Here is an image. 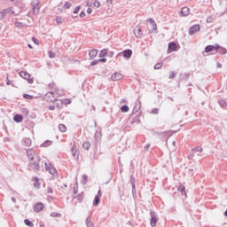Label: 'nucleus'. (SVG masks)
Instances as JSON below:
<instances>
[{
    "instance_id": "obj_1",
    "label": "nucleus",
    "mask_w": 227,
    "mask_h": 227,
    "mask_svg": "<svg viewBox=\"0 0 227 227\" xmlns=\"http://www.w3.org/2000/svg\"><path fill=\"white\" fill-rule=\"evenodd\" d=\"M40 157L35 156V160H31L28 164L29 171H35L38 173L40 171Z\"/></svg>"
},
{
    "instance_id": "obj_2",
    "label": "nucleus",
    "mask_w": 227,
    "mask_h": 227,
    "mask_svg": "<svg viewBox=\"0 0 227 227\" xmlns=\"http://www.w3.org/2000/svg\"><path fill=\"white\" fill-rule=\"evenodd\" d=\"M202 152H203V148H201L200 146H197V147L192 149V153L190 155H188L189 160H192L196 155H198V156L201 155Z\"/></svg>"
},
{
    "instance_id": "obj_3",
    "label": "nucleus",
    "mask_w": 227,
    "mask_h": 227,
    "mask_svg": "<svg viewBox=\"0 0 227 227\" xmlns=\"http://www.w3.org/2000/svg\"><path fill=\"white\" fill-rule=\"evenodd\" d=\"M6 15H15V11H13V7H9L7 9H4L3 12H0V20H3Z\"/></svg>"
},
{
    "instance_id": "obj_4",
    "label": "nucleus",
    "mask_w": 227,
    "mask_h": 227,
    "mask_svg": "<svg viewBox=\"0 0 227 227\" xmlns=\"http://www.w3.org/2000/svg\"><path fill=\"white\" fill-rule=\"evenodd\" d=\"M44 98L47 102H56L58 96L54 92L50 91L45 94Z\"/></svg>"
},
{
    "instance_id": "obj_5",
    "label": "nucleus",
    "mask_w": 227,
    "mask_h": 227,
    "mask_svg": "<svg viewBox=\"0 0 227 227\" xmlns=\"http://www.w3.org/2000/svg\"><path fill=\"white\" fill-rule=\"evenodd\" d=\"M20 77H22V79H25L26 81H27L28 84H33L34 80L33 78H31V74H29V73L26 71H20Z\"/></svg>"
},
{
    "instance_id": "obj_6",
    "label": "nucleus",
    "mask_w": 227,
    "mask_h": 227,
    "mask_svg": "<svg viewBox=\"0 0 227 227\" xmlns=\"http://www.w3.org/2000/svg\"><path fill=\"white\" fill-rule=\"evenodd\" d=\"M123 56L126 59H130L132 58V50H124L122 52L117 54L116 58Z\"/></svg>"
},
{
    "instance_id": "obj_7",
    "label": "nucleus",
    "mask_w": 227,
    "mask_h": 227,
    "mask_svg": "<svg viewBox=\"0 0 227 227\" xmlns=\"http://www.w3.org/2000/svg\"><path fill=\"white\" fill-rule=\"evenodd\" d=\"M27 159L28 160H35V158L36 157H40L38 154H36L35 153V151L33 149H27Z\"/></svg>"
},
{
    "instance_id": "obj_8",
    "label": "nucleus",
    "mask_w": 227,
    "mask_h": 227,
    "mask_svg": "<svg viewBox=\"0 0 227 227\" xmlns=\"http://www.w3.org/2000/svg\"><path fill=\"white\" fill-rule=\"evenodd\" d=\"M32 10L34 15H38L40 13V2H33L32 3Z\"/></svg>"
},
{
    "instance_id": "obj_9",
    "label": "nucleus",
    "mask_w": 227,
    "mask_h": 227,
    "mask_svg": "<svg viewBox=\"0 0 227 227\" xmlns=\"http://www.w3.org/2000/svg\"><path fill=\"white\" fill-rule=\"evenodd\" d=\"M150 215H151V222H150L151 223V226L152 227L157 226V222L159 221V219L155 215V212L151 211Z\"/></svg>"
},
{
    "instance_id": "obj_10",
    "label": "nucleus",
    "mask_w": 227,
    "mask_h": 227,
    "mask_svg": "<svg viewBox=\"0 0 227 227\" xmlns=\"http://www.w3.org/2000/svg\"><path fill=\"white\" fill-rule=\"evenodd\" d=\"M200 29V25H193L189 29V35H196V33H198Z\"/></svg>"
},
{
    "instance_id": "obj_11",
    "label": "nucleus",
    "mask_w": 227,
    "mask_h": 227,
    "mask_svg": "<svg viewBox=\"0 0 227 227\" xmlns=\"http://www.w3.org/2000/svg\"><path fill=\"white\" fill-rule=\"evenodd\" d=\"M215 52H218V54L224 55L227 53V50L223 46H219V44H215Z\"/></svg>"
},
{
    "instance_id": "obj_12",
    "label": "nucleus",
    "mask_w": 227,
    "mask_h": 227,
    "mask_svg": "<svg viewBox=\"0 0 227 227\" xmlns=\"http://www.w3.org/2000/svg\"><path fill=\"white\" fill-rule=\"evenodd\" d=\"M134 35L136 38H141V36H143V30L141 27H136V28H134Z\"/></svg>"
},
{
    "instance_id": "obj_13",
    "label": "nucleus",
    "mask_w": 227,
    "mask_h": 227,
    "mask_svg": "<svg viewBox=\"0 0 227 227\" xmlns=\"http://www.w3.org/2000/svg\"><path fill=\"white\" fill-rule=\"evenodd\" d=\"M123 79V74L120 73H114L112 74V81H121Z\"/></svg>"
},
{
    "instance_id": "obj_14",
    "label": "nucleus",
    "mask_w": 227,
    "mask_h": 227,
    "mask_svg": "<svg viewBox=\"0 0 227 227\" xmlns=\"http://www.w3.org/2000/svg\"><path fill=\"white\" fill-rule=\"evenodd\" d=\"M45 168H46V171H49V173L51 175H56V168H54V167H52V165H47V163H45Z\"/></svg>"
},
{
    "instance_id": "obj_15",
    "label": "nucleus",
    "mask_w": 227,
    "mask_h": 227,
    "mask_svg": "<svg viewBox=\"0 0 227 227\" xmlns=\"http://www.w3.org/2000/svg\"><path fill=\"white\" fill-rule=\"evenodd\" d=\"M178 192H181L182 196H185L187 198V193L185 192V186L184 184H179L177 187Z\"/></svg>"
},
{
    "instance_id": "obj_16",
    "label": "nucleus",
    "mask_w": 227,
    "mask_h": 227,
    "mask_svg": "<svg viewBox=\"0 0 227 227\" xmlns=\"http://www.w3.org/2000/svg\"><path fill=\"white\" fill-rule=\"evenodd\" d=\"M43 210V203L38 202L35 207H34V211L35 212H42Z\"/></svg>"
},
{
    "instance_id": "obj_17",
    "label": "nucleus",
    "mask_w": 227,
    "mask_h": 227,
    "mask_svg": "<svg viewBox=\"0 0 227 227\" xmlns=\"http://www.w3.org/2000/svg\"><path fill=\"white\" fill-rule=\"evenodd\" d=\"M72 155L74 159H79V150H77L75 145H73L72 147Z\"/></svg>"
},
{
    "instance_id": "obj_18",
    "label": "nucleus",
    "mask_w": 227,
    "mask_h": 227,
    "mask_svg": "<svg viewBox=\"0 0 227 227\" xmlns=\"http://www.w3.org/2000/svg\"><path fill=\"white\" fill-rule=\"evenodd\" d=\"M139 109H141V101H138L135 104L132 111V114H136V113H137Z\"/></svg>"
},
{
    "instance_id": "obj_19",
    "label": "nucleus",
    "mask_w": 227,
    "mask_h": 227,
    "mask_svg": "<svg viewBox=\"0 0 227 227\" xmlns=\"http://www.w3.org/2000/svg\"><path fill=\"white\" fill-rule=\"evenodd\" d=\"M130 184L132 185V194L136 193V178H134L132 176H130Z\"/></svg>"
},
{
    "instance_id": "obj_20",
    "label": "nucleus",
    "mask_w": 227,
    "mask_h": 227,
    "mask_svg": "<svg viewBox=\"0 0 227 227\" xmlns=\"http://www.w3.org/2000/svg\"><path fill=\"white\" fill-rule=\"evenodd\" d=\"M189 13H191V11L188 7L182 8L181 14L183 15V17H187V15H189Z\"/></svg>"
},
{
    "instance_id": "obj_21",
    "label": "nucleus",
    "mask_w": 227,
    "mask_h": 227,
    "mask_svg": "<svg viewBox=\"0 0 227 227\" xmlns=\"http://www.w3.org/2000/svg\"><path fill=\"white\" fill-rule=\"evenodd\" d=\"M98 54V50L94 49L91 51H90L89 56L91 59H93L97 58Z\"/></svg>"
},
{
    "instance_id": "obj_22",
    "label": "nucleus",
    "mask_w": 227,
    "mask_h": 227,
    "mask_svg": "<svg viewBox=\"0 0 227 227\" xmlns=\"http://www.w3.org/2000/svg\"><path fill=\"white\" fill-rule=\"evenodd\" d=\"M150 24L153 27V29L150 30V33H153V31L157 29V23H155V20H153V19H150Z\"/></svg>"
},
{
    "instance_id": "obj_23",
    "label": "nucleus",
    "mask_w": 227,
    "mask_h": 227,
    "mask_svg": "<svg viewBox=\"0 0 227 227\" xmlns=\"http://www.w3.org/2000/svg\"><path fill=\"white\" fill-rule=\"evenodd\" d=\"M85 224L87 227H95L93 222L91 221V216H88V218L85 221Z\"/></svg>"
},
{
    "instance_id": "obj_24",
    "label": "nucleus",
    "mask_w": 227,
    "mask_h": 227,
    "mask_svg": "<svg viewBox=\"0 0 227 227\" xmlns=\"http://www.w3.org/2000/svg\"><path fill=\"white\" fill-rule=\"evenodd\" d=\"M22 120H24V117H22V115H20V114H16L13 117V121H16V123H20V121H22Z\"/></svg>"
},
{
    "instance_id": "obj_25",
    "label": "nucleus",
    "mask_w": 227,
    "mask_h": 227,
    "mask_svg": "<svg viewBox=\"0 0 227 227\" xmlns=\"http://www.w3.org/2000/svg\"><path fill=\"white\" fill-rule=\"evenodd\" d=\"M212 51H215V46H214V45L206 46L205 52H212Z\"/></svg>"
},
{
    "instance_id": "obj_26",
    "label": "nucleus",
    "mask_w": 227,
    "mask_h": 227,
    "mask_svg": "<svg viewBox=\"0 0 227 227\" xmlns=\"http://www.w3.org/2000/svg\"><path fill=\"white\" fill-rule=\"evenodd\" d=\"M33 180H34V187H35V189H40V182H39V179L38 177H33Z\"/></svg>"
},
{
    "instance_id": "obj_27",
    "label": "nucleus",
    "mask_w": 227,
    "mask_h": 227,
    "mask_svg": "<svg viewBox=\"0 0 227 227\" xmlns=\"http://www.w3.org/2000/svg\"><path fill=\"white\" fill-rule=\"evenodd\" d=\"M168 50L172 51V52H175V51H176V43H170L168 44Z\"/></svg>"
},
{
    "instance_id": "obj_28",
    "label": "nucleus",
    "mask_w": 227,
    "mask_h": 227,
    "mask_svg": "<svg viewBox=\"0 0 227 227\" xmlns=\"http://www.w3.org/2000/svg\"><path fill=\"white\" fill-rule=\"evenodd\" d=\"M82 148L84 150H89L90 148H91V144L90 142L86 141L83 143Z\"/></svg>"
},
{
    "instance_id": "obj_29",
    "label": "nucleus",
    "mask_w": 227,
    "mask_h": 227,
    "mask_svg": "<svg viewBox=\"0 0 227 227\" xmlns=\"http://www.w3.org/2000/svg\"><path fill=\"white\" fill-rule=\"evenodd\" d=\"M107 56V49H104L99 52V58H106Z\"/></svg>"
},
{
    "instance_id": "obj_30",
    "label": "nucleus",
    "mask_w": 227,
    "mask_h": 227,
    "mask_svg": "<svg viewBox=\"0 0 227 227\" xmlns=\"http://www.w3.org/2000/svg\"><path fill=\"white\" fill-rule=\"evenodd\" d=\"M98 203H100V197L99 196H95L94 201H93V206L98 207Z\"/></svg>"
},
{
    "instance_id": "obj_31",
    "label": "nucleus",
    "mask_w": 227,
    "mask_h": 227,
    "mask_svg": "<svg viewBox=\"0 0 227 227\" xmlns=\"http://www.w3.org/2000/svg\"><path fill=\"white\" fill-rule=\"evenodd\" d=\"M163 66H164L163 62L157 63L154 66V70H160V68H162Z\"/></svg>"
},
{
    "instance_id": "obj_32",
    "label": "nucleus",
    "mask_w": 227,
    "mask_h": 227,
    "mask_svg": "<svg viewBox=\"0 0 227 227\" xmlns=\"http://www.w3.org/2000/svg\"><path fill=\"white\" fill-rule=\"evenodd\" d=\"M23 143L25 146H31V138H25Z\"/></svg>"
},
{
    "instance_id": "obj_33",
    "label": "nucleus",
    "mask_w": 227,
    "mask_h": 227,
    "mask_svg": "<svg viewBox=\"0 0 227 227\" xmlns=\"http://www.w3.org/2000/svg\"><path fill=\"white\" fill-rule=\"evenodd\" d=\"M218 104L221 107H226V106H227L226 100H224V99L218 100Z\"/></svg>"
},
{
    "instance_id": "obj_34",
    "label": "nucleus",
    "mask_w": 227,
    "mask_h": 227,
    "mask_svg": "<svg viewBox=\"0 0 227 227\" xmlns=\"http://www.w3.org/2000/svg\"><path fill=\"white\" fill-rule=\"evenodd\" d=\"M59 130L60 132H67V126H65V124H59Z\"/></svg>"
},
{
    "instance_id": "obj_35",
    "label": "nucleus",
    "mask_w": 227,
    "mask_h": 227,
    "mask_svg": "<svg viewBox=\"0 0 227 227\" xmlns=\"http://www.w3.org/2000/svg\"><path fill=\"white\" fill-rule=\"evenodd\" d=\"M129 106H127V105H124L121 107V113H129Z\"/></svg>"
},
{
    "instance_id": "obj_36",
    "label": "nucleus",
    "mask_w": 227,
    "mask_h": 227,
    "mask_svg": "<svg viewBox=\"0 0 227 227\" xmlns=\"http://www.w3.org/2000/svg\"><path fill=\"white\" fill-rule=\"evenodd\" d=\"M24 223L27 226H29V227H35V223H33L31 221H29L28 219H25L24 220Z\"/></svg>"
},
{
    "instance_id": "obj_37",
    "label": "nucleus",
    "mask_w": 227,
    "mask_h": 227,
    "mask_svg": "<svg viewBox=\"0 0 227 227\" xmlns=\"http://www.w3.org/2000/svg\"><path fill=\"white\" fill-rule=\"evenodd\" d=\"M51 145H52V141H51V140H46V141L43 144V148H47V147L51 146Z\"/></svg>"
},
{
    "instance_id": "obj_38",
    "label": "nucleus",
    "mask_w": 227,
    "mask_h": 227,
    "mask_svg": "<svg viewBox=\"0 0 227 227\" xmlns=\"http://www.w3.org/2000/svg\"><path fill=\"white\" fill-rule=\"evenodd\" d=\"M155 136H161V137H168V132H154Z\"/></svg>"
},
{
    "instance_id": "obj_39",
    "label": "nucleus",
    "mask_w": 227,
    "mask_h": 227,
    "mask_svg": "<svg viewBox=\"0 0 227 227\" xmlns=\"http://www.w3.org/2000/svg\"><path fill=\"white\" fill-rule=\"evenodd\" d=\"M140 120H139V116H135L132 121H131V125H133V123H139Z\"/></svg>"
},
{
    "instance_id": "obj_40",
    "label": "nucleus",
    "mask_w": 227,
    "mask_h": 227,
    "mask_svg": "<svg viewBox=\"0 0 227 227\" xmlns=\"http://www.w3.org/2000/svg\"><path fill=\"white\" fill-rule=\"evenodd\" d=\"M82 184H83V185H86L88 184V176H86V175L82 176Z\"/></svg>"
},
{
    "instance_id": "obj_41",
    "label": "nucleus",
    "mask_w": 227,
    "mask_h": 227,
    "mask_svg": "<svg viewBox=\"0 0 227 227\" xmlns=\"http://www.w3.org/2000/svg\"><path fill=\"white\" fill-rule=\"evenodd\" d=\"M71 6H72V4H70V2H66L64 4L65 10H70Z\"/></svg>"
},
{
    "instance_id": "obj_42",
    "label": "nucleus",
    "mask_w": 227,
    "mask_h": 227,
    "mask_svg": "<svg viewBox=\"0 0 227 227\" xmlns=\"http://www.w3.org/2000/svg\"><path fill=\"white\" fill-rule=\"evenodd\" d=\"M52 192H54V190H52V187L48 186L47 187V194H52Z\"/></svg>"
},
{
    "instance_id": "obj_43",
    "label": "nucleus",
    "mask_w": 227,
    "mask_h": 227,
    "mask_svg": "<svg viewBox=\"0 0 227 227\" xmlns=\"http://www.w3.org/2000/svg\"><path fill=\"white\" fill-rule=\"evenodd\" d=\"M81 11V5H78V6H76L75 8H74V13H79V12Z\"/></svg>"
},
{
    "instance_id": "obj_44",
    "label": "nucleus",
    "mask_w": 227,
    "mask_h": 227,
    "mask_svg": "<svg viewBox=\"0 0 227 227\" xmlns=\"http://www.w3.org/2000/svg\"><path fill=\"white\" fill-rule=\"evenodd\" d=\"M48 56L49 58H51V59L56 58V54L51 51L48 52Z\"/></svg>"
},
{
    "instance_id": "obj_45",
    "label": "nucleus",
    "mask_w": 227,
    "mask_h": 227,
    "mask_svg": "<svg viewBox=\"0 0 227 227\" xmlns=\"http://www.w3.org/2000/svg\"><path fill=\"white\" fill-rule=\"evenodd\" d=\"M32 40L35 45H40V41L36 37H33Z\"/></svg>"
},
{
    "instance_id": "obj_46",
    "label": "nucleus",
    "mask_w": 227,
    "mask_h": 227,
    "mask_svg": "<svg viewBox=\"0 0 227 227\" xmlns=\"http://www.w3.org/2000/svg\"><path fill=\"white\" fill-rule=\"evenodd\" d=\"M94 6H95L96 8H100V1L96 0V1L94 2Z\"/></svg>"
},
{
    "instance_id": "obj_47",
    "label": "nucleus",
    "mask_w": 227,
    "mask_h": 227,
    "mask_svg": "<svg viewBox=\"0 0 227 227\" xmlns=\"http://www.w3.org/2000/svg\"><path fill=\"white\" fill-rule=\"evenodd\" d=\"M56 22H57V24H63V20H62L61 17H57Z\"/></svg>"
},
{
    "instance_id": "obj_48",
    "label": "nucleus",
    "mask_w": 227,
    "mask_h": 227,
    "mask_svg": "<svg viewBox=\"0 0 227 227\" xmlns=\"http://www.w3.org/2000/svg\"><path fill=\"white\" fill-rule=\"evenodd\" d=\"M175 77H176V74H175V72H171L168 78L169 79H175Z\"/></svg>"
},
{
    "instance_id": "obj_49",
    "label": "nucleus",
    "mask_w": 227,
    "mask_h": 227,
    "mask_svg": "<svg viewBox=\"0 0 227 227\" xmlns=\"http://www.w3.org/2000/svg\"><path fill=\"white\" fill-rule=\"evenodd\" d=\"M77 189H79V184L76 183L74 186V194H77Z\"/></svg>"
},
{
    "instance_id": "obj_50",
    "label": "nucleus",
    "mask_w": 227,
    "mask_h": 227,
    "mask_svg": "<svg viewBox=\"0 0 227 227\" xmlns=\"http://www.w3.org/2000/svg\"><path fill=\"white\" fill-rule=\"evenodd\" d=\"M86 6H88L89 8H91V6H93V3H91L90 1L87 0L86 1Z\"/></svg>"
},
{
    "instance_id": "obj_51",
    "label": "nucleus",
    "mask_w": 227,
    "mask_h": 227,
    "mask_svg": "<svg viewBox=\"0 0 227 227\" xmlns=\"http://www.w3.org/2000/svg\"><path fill=\"white\" fill-rule=\"evenodd\" d=\"M24 98H27L28 100H31V98H33V96L29 95V94H25L23 95Z\"/></svg>"
},
{
    "instance_id": "obj_52",
    "label": "nucleus",
    "mask_w": 227,
    "mask_h": 227,
    "mask_svg": "<svg viewBox=\"0 0 227 227\" xmlns=\"http://www.w3.org/2000/svg\"><path fill=\"white\" fill-rule=\"evenodd\" d=\"M153 114H159V108H154L152 110Z\"/></svg>"
},
{
    "instance_id": "obj_53",
    "label": "nucleus",
    "mask_w": 227,
    "mask_h": 227,
    "mask_svg": "<svg viewBox=\"0 0 227 227\" xmlns=\"http://www.w3.org/2000/svg\"><path fill=\"white\" fill-rule=\"evenodd\" d=\"M99 63L98 60H93L91 63H90V67H95V65H98Z\"/></svg>"
},
{
    "instance_id": "obj_54",
    "label": "nucleus",
    "mask_w": 227,
    "mask_h": 227,
    "mask_svg": "<svg viewBox=\"0 0 227 227\" xmlns=\"http://www.w3.org/2000/svg\"><path fill=\"white\" fill-rule=\"evenodd\" d=\"M107 56L108 58H113V56H114V51H107Z\"/></svg>"
},
{
    "instance_id": "obj_55",
    "label": "nucleus",
    "mask_w": 227,
    "mask_h": 227,
    "mask_svg": "<svg viewBox=\"0 0 227 227\" xmlns=\"http://www.w3.org/2000/svg\"><path fill=\"white\" fill-rule=\"evenodd\" d=\"M98 61H99V63H106L107 62V59H106V58L99 59Z\"/></svg>"
},
{
    "instance_id": "obj_56",
    "label": "nucleus",
    "mask_w": 227,
    "mask_h": 227,
    "mask_svg": "<svg viewBox=\"0 0 227 227\" xmlns=\"http://www.w3.org/2000/svg\"><path fill=\"white\" fill-rule=\"evenodd\" d=\"M213 21H214V18H212V17H207V22L210 23V22H213Z\"/></svg>"
},
{
    "instance_id": "obj_57",
    "label": "nucleus",
    "mask_w": 227,
    "mask_h": 227,
    "mask_svg": "<svg viewBox=\"0 0 227 227\" xmlns=\"http://www.w3.org/2000/svg\"><path fill=\"white\" fill-rule=\"evenodd\" d=\"M54 86H56V83H54V82H51V83L49 84V88L51 90L54 89Z\"/></svg>"
},
{
    "instance_id": "obj_58",
    "label": "nucleus",
    "mask_w": 227,
    "mask_h": 227,
    "mask_svg": "<svg viewBox=\"0 0 227 227\" xmlns=\"http://www.w3.org/2000/svg\"><path fill=\"white\" fill-rule=\"evenodd\" d=\"M80 17H81V19L86 17V12H82L80 13Z\"/></svg>"
},
{
    "instance_id": "obj_59",
    "label": "nucleus",
    "mask_w": 227,
    "mask_h": 227,
    "mask_svg": "<svg viewBox=\"0 0 227 227\" xmlns=\"http://www.w3.org/2000/svg\"><path fill=\"white\" fill-rule=\"evenodd\" d=\"M91 12H93V10H91V8H88L87 9V13L89 14V15H91Z\"/></svg>"
},
{
    "instance_id": "obj_60",
    "label": "nucleus",
    "mask_w": 227,
    "mask_h": 227,
    "mask_svg": "<svg viewBox=\"0 0 227 227\" xmlns=\"http://www.w3.org/2000/svg\"><path fill=\"white\" fill-rule=\"evenodd\" d=\"M149 148H150V144H147V145L145 146V152H148Z\"/></svg>"
},
{
    "instance_id": "obj_61",
    "label": "nucleus",
    "mask_w": 227,
    "mask_h": 227,
    "mask_svg": "<svg viewBox=\"0 0 227 227\" xmlns=\"http://www.w3.org/2000/svg\"><path fill=\"white\" fill-rule=\"evenodd\" d=\"M55 109H56V106H50V110H51V111H54Z\"/></svg>"
},
{
    "instance_id": "obj_62",
    "label": "nucleus",
    "mask_w": 227,
    "mask_h": 227,
    "mask_svg": "<svg viewBox=\"0 0 227 227\" xmlns=\"http://www.w3.org/2000/svg\"><path fill=\"white\" fill-rule=\"evenodd\" d=\"M96 196H98L99 198H102V192H100V190L98 192V195Z\"/></svg>"
},
{
    "instance_id": "obj_63",
    "label": "nucleus",
    "mask_w": 227,
    "mask_h": 227,
    "mask_svg": "<svg viewBox=\"0 0 227 227\" xmlns=\"http://www.w3.org/2000/svg\"><path fill=\"white\" fill-rule=\"evenodd\" d=\"M107 4H113V0H106Z\"/></svg>"
},
{
    "instance_id": "obj_64",
    "label": "nucleus",
    "mask_w": 227,
    "mask_h": 227,
    "mask_svg": "<svg viewBox=\"0 0 227 227\" xmlns=\"http://www.w3.org/2000/svg\"><path fill=\"white\" fill-rule=\"evenodd\" d=\"M12 201L13 203H17V199H15V197H12Z\"/></svg>"
}]
</instances>
